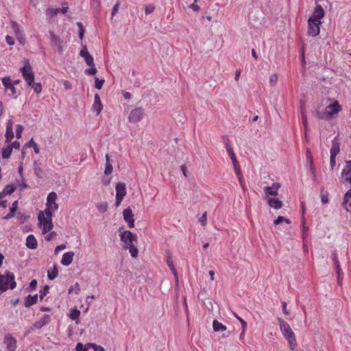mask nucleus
Instances as JSON below:
<instances>
[{"label":"nucleus","instance_id":"obj_39","mask_svg":"<svg viewBox=\"0 0 351 351\" xmlns=\"http://www.w3.org/2000/svg\"><path fill=\"white\" fill-rule=\"evenodd\" d=\"M315 117L319 119H330L329 115H328V112L325 109L323 112L316 111Z\"/></svg>","mask_w":351,"mask_h":351},{"label":"nucleus","instance_id":"obj_38","mask_svg":"<svg viewBox=\"0 0 351 351\" xmlns=\"http://www.w3.org/2000/svg\"><path fill=\"white\" fill-rule=\"evenodd\" d=\"M282 222H285L287 223V224H290L291 223V221L290 219L283 217V216H278L274 221V224L277 226L280 223H281Z\"/></svg>","mask_w":351,"mask_h":351},{"label":"nucleus","instance_id":"obj_9","mask_svg":"<svg viewBox=\"0 0 351 351\" xmlns=\"http://www.w3.org/2000/svg\"><path fill=\"white\" fill-rule=\"evenodd\" d=\"M16 342V339L11 334H6L5 335L3 343L6 346L7 351H16L17 348Z\"/></svg>","mask_w":351,"mask_h":351},{"label":"nucleus","instance_id":"obj_11","mask_svg":"<svg viewBox=\"0 0 351 351\" xmlns=\"http://www.w3.org/2000/svg\"><path fill=\"white\" fill-rule=\"evenodd\" d=\"M136 234L129 230H125L121 234V240L125 243V246L133 244L134 241H136Z\"/></svg>","mask_w":351,"mask_h":351},{"label":"nucleus","instance_id":"obj_13","mask_svg":"<svg viewBox=\"0 0 351 351\" xmlns=\"http://www.w3.org/2000/svg\"><path fill=\"white\" fill-rule=\"evenodd\" d=\"M123 215L124 220L128 223L129 228H132L134 226V214L130 207L123 210Z\"/></svg>","mask_w":351,"mask_h":351},{"label":"nucleus","instance_id":"obj_49","mask_svg":"<svg viewBox=\"0 0 351 351\" xmlns=\"http://www.w3.org/2000/svg\"><path fill=\"white\" fill-rule=\"evenodd\" d=\"M84 60L86 63L90 66H94V59L93 57L91 55L88 56L87 57L84 58Z\"/></svg>","mask_w":351,"mask_h":351},{"label":"nucleus","instance_id":"obj_24","mask_svg":"<svg viewBox=\"0 0 351 351\" xmlns=\"http://www.w3.org/2000/svg\"><path fill=\"white\" fill-rule=\"evenodd\" d=\"M26 246L29 249L34 250L38 247V242L36 239L33 234H29L27 236L26 239Z\"/></svg>","mask_w":351,"mask_h":351},{"label":"nucleus","instance_id":"obj_57","mask_svg":"<svg viewBox=\"0 0 351 351\" xmlns=\"http://www.w3.org/2000/svg\"><path fill=\"white\" fill-rule=\"evenodd\" d=\"M90 54L89 53L86 46L83 47L80 51V56L84 58L85 57H87Z\"/></svg>","mask_w":351,"mask_h":351},{"label":"nucleus","instance_id":"obj_20","mask_svg":"<svg viewBox=\"0 0 351 351\" xmlns=\"http://www.w3.org/2000/svg\"><path fill=\"white\" fill-rule=\"evenodd\" d=\"M340 152V143L338 140L337 136H335L332 140V147L330 149V154L332 156H336L339 154Z\"/></svg>","mask_w":351,"mask_h":351},{"label":"nucleus","instance_id":"obj_53","mask_svg":"<svg viewBox=\"0 0 351 351\" xmlns=\"http://www.w3.org/2000/svg\"><path fill=\"white\" fill-rule=\"evenodd\" d=\"M97 73V69L95 67V65L93 66H91L90 69H87L85 70V73L88 75H95Z\"/></svg>","mask_w":351,"mask_h":351},{"label":"nucleus","instance_id":"obj_17","mask_svg":"<svg viewBox=\"0 0 351 351\" xmlns=\"http://www.w3.org/2000/svg\"><path fill=\"white\" fill-rule=\"evenodd\" d=\"M280 186L278 182H274L270 186H265L264 188L265 193L267 195L276 196L278 195V191Z\"/></svg>","mask_w":351,"mask_h":351},{"label":"nucleus","instance_id":"obj_19","mask_svg":"<svg viewBox=\"0 0 351 351\" xmlns=\"http://www.w3.org/2000/svg\"><path fill=\"white\" fill-rule=\"evenodd\" d=\"M14 132H13V122L11 119H9L6 125V131H5V142L10 143V141L14 138Z\"/></svg>","mask_w":351,"mask_h":351},{"label":"nucleus","instance_id":"obj_61","mask_svg":"<svg viewBox=\"0 0 351 351\" xmlns=\"http://www.w3.org/2000/svg\"><path fill=\"white\" fill-rule=\"evenodd\" d=\"M332 260L334 261V264L337 263H340L339 261V258H338V254H337V252L336 250L332 252Z\"/></svg>","mask_w":351,"mask_h":351},{"label":"nucleus","instance_id":"obj_18","mask_svg":"<svg viewBox=\"0 0 351 351\" xmlns=\"http://www.w3.org/2000/svg\"><path fill=\"white\" fill-rule=\"evenodd\" d=\"M326 110L328 112V115L331 118L334 114H337L341 110V107L337 101H335L328 105L326 108Z\"/></svg>","mask_w":351,"mask_h":351},{"label":"nucleus","instance_id":"obj_56","mask_svg":"<svg viewBox=\"0 0 351 351\" xmlns=\"http://www.w3.org/2000/svg\"><path fill=\"white\" fill-rule=\"evenodd\" d=\"M336 165V156H330V166L331 170L335 169Z\"/></svg>","mask_w":351,"mask_h":351},{"label":"nucleus","instance_id":"obj_54","mask_svg":"<svg viewBox=\"0 0 351 351\" xmlns=\"http://www.w3.org/2000/svg\"><path fill=\"white\" fill-rule=\"evenodd\" d=\"M104 82V80H99L98 78H95V88L98 90L101 89Z\"/></svg>","mask_w":351,"mask_h":351},{"label":"nucleus","instance_id":"obj_34","mask_svg":"<svg viewBox=\"0 0 351 351\" xmlns=\"http://www.w3.org/2000/svg\"><path fill=\"white\" fill-rule=\"evenodd\" d=\"M125 247L127 249H129L130 253L132 257H134V258L137 257L138 254V250L135 247L134 243L131 244V245H126V246H125Z\"/></svg>","mask_w":351,"mask_h":351},{"label":"nucleus","instance_id":"obj_6","mask_svg":"<svg viewBox=\"0 0 351 351\" xmlns=\"http://www.w3.org/2000/svg\"><path fill=\"white\" fill-rule=\"evenodd\" d=\"M322 21L313 20L312 17L308 19L307 34L309 36L315 37L319 34Z\"/></svg>","mask_w":351,"mask_h":351},{"label":"nucleus","instance_id":"obj_46","mask_svg":"<svg viewBox=\"0 0 351 351\" xmlns=\"http://www.w3.org/2000/svg\"><path fill=\"white\" fill-rule=\"evenodd\" d=\"M199 222L202 226H204L207 223V212H204V214L199 218Z\"/></svg>","mask_w":351,"mask_h":351},{"label":"nucleus","instance_id":"obj_50","mask_svg":"<svg viewBox=\"0 0 351 351\" xmlns=\"http://www.w3.org/2000/svg\"><path fill=\"white\" fill-rule=\"evenodd\" d=\"M234 316L240 322L242 325V328L246 329L247 326V322L236 313H234Z\"/></svg>","mask_w":351,"mask_h":351},{"label":"nucleus","instance_id":"obj_7","mask_svg":"<svg viewBox=\"0 0 351 351\" xmlns=\"http://www.w3.org/2000/svg\"><path fill=\"white\" fill-rule=\"evenodd\" d=\"M115 189H116L115 206H119L121 204L123 197L126 195L125 184L123 182H118L116 184Z\"/></svg>","mask_w":351,"mask_h":351},{"label":"nucleus","instance_id":"obj_63","mask_svg":"<svg viewBox=\"0 0 351 351\" xmlns=\"http://www.w3.org/2000/svg\"><path fill=\"white\" fill-rule=\"evenodd\" d=\"M5 40H6V43L9 45H14V38L10 36H8L7 35L5 36Z\"/></svg>","mask_w":351,"mask_h":351},{"label":"nucleus","instance_id":"obj_14","mask_svg":"<svg viewBox=\"0 0 351 351\" xmlns=\"http://www.w3.org/2000/svg\"><path fill=\"white\" fill-rule=\"evenodd\" d=\"M56 199L57 194L53 191L49 193L47 198L46 207L57 210L59 206L56 202Z\"/></svg>","mask_w":351,"mask_h":351},{"label":"nucleus","instance_id":"obj_60","mask_svg":"<svg viewBox=\"0 0 351 351\" xmlns=\"http://www.w3.org/2000/svg\"><path fill=\"white\" fill-rule=\"evenodd\" d=\"M287 302H282V312L285 315H289L290 314L289 311L287 309Z\"/></svg>","mask_w":351,"mask_h":351},{"label":"nucleus","instance_id":"obj_62","mask_svg":"<svg viewBox=\"0 0 351 351\" xmlns=\"http://www.w3.org/2000/svg\"><path fill=\"white\" fill-rule=\"evenodd\" d=\"M196 1L197 0H195V1L191 5H189V7L191 8L193 10L198 12L199 10V6L195 3Z\"/></svg>","mask_w":351,"mask_h":351},{"label":"nucleus","instance_id":"obj_35","mask_svg":"<svg viewBox=\"0 0 351 351\" xmlns=\"http://www.w3.org/2000/svg\"><path fill=\"white\" fill-rule=\"evenodd\" d=\"M25 146L32 147L34 152L37 154H39L40 152V148L38 145L35 143L33 138H31L30 141L25 144Z\"/></svg>","mask_w":351,"mask_h":351},{"label":"nucleus","instance_id":"obj_28","mask_svg":"<svg viewBox=\"0 0 351 351\" xmlns=\"http://www.w3.org/2000/svg\"><path fill=\"white\" fill-rule=\"evenodd\" d=\"M213 328L215 332H222L226 330L227 328L222 323L217 319H214L213 322Z\"/></svg>","mask_w":351,"mask_h":351},{"label":"nucleus","instance_id":"obj_26","mask_svg":"<svg viewBox=\"0 0 351 351\" xmlns=\"http://www.w3.org/2000/svg\"><path fill=\"white\" fill-rule=\"evenodd\" d=\"M38 301V294H35L34 295H28L24 301V305L25 307L31 306L35 304Z\"/></svg>","mask_w":351,"mask_h":351},{"label":"nucleus","instance_id":"obj_45","mask_svg":"<svg viewBox=\"0 0 351 351\" xmlns=\"http://www.w3.org/2000/svg\"><path fill=\"white\" fill-rule=\"evenodd\" d=\"M24 130V127L22 125H17L16 127V136L17 138H21V134Z\"/></svg>","mask_w":351,"mask_h":351},{"label":"nucleus","instance_id":"obj_51","mask_svg":"<svg viewBox=\"0 0 351 351\" xmlns=\"http://www.w3.org/2000/svg\"><path fill=\"white\" fill-rule=\"evenodd\" d=\"M154 9H155V6L154 5L150 4V5H145V12L147 15L150 14L154 12Z\"/></svg>","mask_w":351,"mask_h":351},{"label":"nucleus","instance_id":"obj_36","mask_svg":"<svg viewBox=\"0 0 351 351\" xmlns=\"http://www.w3.org/2000/svg\"><path fill=\"white\" fill-rule=\"evenodd\" d=\"M34 89V91L36 94H39L42 92V85L40 83H35L34 81L31 83V85H28Z\"/></svg>","mask_w":351,"mask_h":351},{"label":"nucleus","instance_id":"obj_8","mask_svg":"<svg viewBox=\"0 0 351 351\" xmlns=\"http://www.w3.org/2000/svg\"><path fill=\"white\" fill-rule=\"evenodd\" d=\"M144 115V110L143 108L138 107L131 110L128 120L131 123H138L139 122L143 117Z\"/></svg>","mask_w":351,"mask_h":351},{"label":"nucleus","instance_id":"obj_15","mask_svg":"<svg viewBox=\"0 0 351 351\" xmlns=\"http://www.w3.org/2000/svg\"><path fill=\"white\" fill-rule=\"evenodd\" d=\"M324 15L325 12L322 6L316 2L313 15L311 17H312L313 20L322 21V19L324 17Z\"/></svg>","mask_w":351,"mask_h":351},{"label":"nucleus","instance_id":"obj_33","mask_svg":"<svg viewBox=\"0 0 351 351\" xmlns=\"http://www.w3.org/2000/svg\"><path fill=\"white\" fill-rule=\"evenodd\" d=\"M60 12V8H49L46 10V14L51 18L56 16Z\"/></svg>","mask_w":351,"mask_h":351},{"label":"nucleus","instance_id":"obj_29","mask_svg":"<svg viewBox=\"0 0 351 351\" xmlns=\"http://www.w3.org/2000/svg\"><path fill=\"white\" fill-rule=\"evenodd\" d=\"M306 159H307V160L310 163V170H311V173L313 175V179H315V178H316V170H315V167L314 164H313V157H312L311 154V152L309 151H307Z\"/></svg>","mask_w":351,"mask_h":351},{"label":"nucleus","instance_id":"obj_43","mask_svg":"<svg viewBox=\"0 0 351 351\" xmlns=\"http://www.w3.org/2000/svg\"><path fill=\"white\" fill-rule=\"evenodd\" d=\"M97 208L100 213H105L108 208V204L106 202H101L97 205Z\"/></svg>","mask_w":351,"mask_h":351},{"label":"nucleus","instance_id":"obj_58","mask_svg":"<svg viewBox=\"0 0 351 351\" xmlns=\"http://www.w3.org/2000/svg\"><path fill=\"white\" fill-rule=\"evenodd\" d=\"M88 346L93 348L95 351H105L102 346H97L95 343H89Z\"/></svg>","mask_w":351,"mask_h":351},{"label":"nucleus","instance_id":"obj_16","mask_svg":"<svg viewBox=\"0 0 351 351\" xmlns=\"http://www.w3.org/2000/svg\"><path fill=\"white\" fill-rule=\"evenodd\" d=\"M228 154L229 155L231 160H232V162L233 164V166H234V168L235 169V173H237L238 178H239V182L240 183L242 184V180H241V169L239 168V166L237 163V158H236V156L234 153V151L233 149L232 150H228Z\"/></svg>","mask_w":351,"mask_h":351},{"label":"nucleus","instance_id":"obj_12","mask_svg":"<svg viewBox=\"0 0 351 351\" xmlns=\"http://www.w3.org/2000/svg\"><path fill=\"white\" fill-rule=\"evenodd\" d=\"M1 82L7 90H10L11 94L15 98L18 96L16 88L14 87L12 80L10 77H4L1 79Z\"/></svg>","mask_w":351,"mask_h":351},{"label":"nucleus","instance_id":"obj_1","mask_svg":"<svg viewBox=\"0 0 351 351\" xmlns=\"http://www.w3.org/2000/svg\"><path fill=\"white\" fill-rule=\"evenodd\" d=\"M345 164L341 173V178L343 182L351 184V160H345ZM342 206L347 212L351 213V188L343 195Z\"/></svg>","mask_w":351,"mask_h":351},{"label":"nucleus","instance_id":"obj_3","mask_svg":"<svg viewBox=\"0 0 351 351\" xmlns=\"http://www.w3.org/2000/svg\"><path fill=\"white\" fill-rule=\"evenodd\" d=\"M16 286L15 276L12 272L7 271L5 275L0 274V294L8 289H14Z\"/></svg>","mask_w":351,"mask_h":351},{"label":"nucleus","instance_id":"obj_27","mask_svg":"<svg viewBox=\"0 0 351 351\" xmlns=\"http://www.w3.org/2000/svg\"><path fill=\"white\" fill-rule=\"evenodd\" d=\"M267 204L270 207L274 208V209L281 208L283 204L282 202L280 199L272 197L268 199Z\"/></svg>","mask_w":351,"mask_h":351},{"label":"nucleus","instance_id":"obj_21","mask_svg":"<svg viewBox=\"0 0 351 351\" xmlns=\"http://www.w3.org/2000/svg\"><path fill=\"white\" fill-rule=\"evenodd\" d=\"M92 108L96 112L97 116L101 113L103 109V105L98 94H96L94 97V104Z\"/></svg>","mask_w":351,"mask_h":351},{"label":"nucleus","instance_id":"obj_32","mask_svg":"<svg viewBox=\"0 0 351 351\" xmlns=\"http://www.w3.org/2000/svg\"><path fill=\"white\" fill-rule=\"evenodd\" d=\"M12 145H8L7 147H3L2 150H1L2 158H5V159L9 158L10 157V155L12 154Z\"/></svg>","mask_w":351,"mask_h":351},{"label":"nucleus","instance_id":"obj_41","mask_svg":"<svg viewBox=\"0 0 351 351\" xmlns=\"http://www.w3.org/2000/svg\"><path fill=\"white\" fill-rule=\"evenodd\" d=\"M15 191V187L13 185H7L3 190V193L5 195H10Z\"/></svg>","mask_w":351,"mask_h":351},{"label":"nucleus","instance_id":"obj_59","mask_svg":"<svg viewBox=\"0 0 351 351\" xmlns=\"http://www.w3.org/2000/svg\"><path fill=\"white\" fill-rule=\"evenodd\" d=\"M180 168L184 176L188 178L190 176V173L187 169V167L184 165H182Z\"/></svg>","mask_w":351,"mask_h":351},{"label":"nucleus","instance_id":"obj_25","mask_svg":"<svg viewBox=\"0 0 351 351\" xmlns=\"http://www.w3.org/2000/svg\"><path fill=\"white\" fill-rule=\"evenodd\" d=\"M165 258L167 264L168 265L169 267L171 269L173 274L176 276V268L174 267L173 261L172 259V255L169 250H167L165 252Z\"/></svg>","mask_w":351,"mask_h":351},{"label":"nucleus","instance_id":"obj_48","mask_svg":"<svg viewBox=\"0 0 351 351\" xmlns=\"http://www.w3.org/2000/svg\"><path fill=\"white\" fill-rule=\"evenodd\" d=\"M120 5H121L120 1L117 0L116 3L114 4V5L112 8V16H114L118 12L119 10Z\"/></svg>","mask_w":351,"mask_h":351},{"label":"nucleus","instance_id":"obj_44","mask_svg":"<svg viewBox=\"0 0 351 351\" xmlns=\"http://www.w3.org/2000/svg\"><path fill=\"white\" fill-rule=\"evenodd\" d=\"M54 211H56V210H53V209H51L50 208L46 207L45 210L43 211V212L44 213V215H45L46 218L52 219L53 212H54Z\"/></svg>","mask_w":351,"mask_h":351},{"label":"nucleus","instance_id":"obj_2","mask_svg":"<svg viewBox=\"0 0 351 351\" xmlns=\"http://www.w3.org/2000/svg\"><path fill=\"white\" fill-rule=\"evenodd\" d=\"M277 320L279 323L280 330L283 337L287 341L290 350L293 351L297 346L296 337L294 332L291 329L289 323L280 317H277Z\"/></svg>","mask_w":351,"mask_h":351},{"label":"nucleus","instance_id":"obj_64","mask_svg":"<svg viewBox=\"0 0 351 351\" xmlns=\"http://www.w3.org/2000/svg\"><path fill=\"white\" fill-rule=\"evenodd\" d=\"M63 86L67 90H70L72 88L71 83L69 80H64L63 82Z\"/></svg>","mask_w":351,"mask_h":351},{"label":"nucleus","instance_id":"obj_42","mask_svg":"<svg viewBox=\"0 0 351 351\" xmlns=\"http://www.w3.org/2000/svg\"><path fill=\"white\" fill-rule=\"evenodd\" d=\"M335 266L337 274L338 283L340 284V280L343 276V272L341 269L340 263H335Z\"/></svg>","mask_w":351,"mask_h":351},{"label":"nucleus","instance_id":"obj_52","mask_svg":"<svg viewBox=\"0 0 351 351\" xmlns=\"http://www.w3.org/2000/svg\"><path fill=\"white\" fill-rule=\"evenodd\" d=\"M112 165L110 164V162H106V168H105V171H104V173L106 175H109L112 173Z\"/></svg>","mask_w":351,"mask_h":351},{"label":"nucleus","instance_id":"obj_4","mask_svg":"<svg viewBox=\"0 0 351 351\" xmlns=\"http://www.w3.org/2000/svg\"><path fill=\"white\" fill-rule=\"evenodd\" d=\"M19 71L27 84L31 85V83L34 81L35 74L29 59L25 58L23 60V66L20 68Z\"/></svg>","mask_w":351,"mask_h":351},{"label":"nucleus","instance_id":"obj_30","mask_svg":"<svg viewBox=\"0 0 351 351\" xmlns=\"http://www.w3.org/2000/svg\"><path fill=\"white\" fill-rule=\"evenodd\" d=\"M11 27L16 37H20L22 36L23 32L21 31V27L17 22L12 21Z\"/></svg>","mask_w":351,"mask_h":351},{"label":"nucleus","instance_id":"obj_22","mask_svg":"<svg viewBox=\"0 0 351 351\" xmlns=\"http://www.w3.org/2000/svg\"><path fill=\"white\" fill-rule=\"evenodd\" d=\"M51 321V317L49 315H44L38 321L34 324V327L36 329H40L46 324H49Z\"/></svg>","mask_w":351,"mask_h":351},{"label":"nucleus","instance_id":"obj_40","mask_svg":"<svg viewBox=\"0 0 351 351\" xmlns=\"http://www.w3.org/2000/svg\"><path fill=\"white\" fill-rule=\"evenodd\" d=\"M222 138H223L226 151L228 152V150L233 149L230 145V141L229 138L228 137V136L224 135L222 136Z\"/></svg>","mask_w":351,"mask_h":351},{"label":"nucleus","instance_id":"obj_37","mask_svg":"<svg viewBox=\"0 0 351 351\" xmlns=\"http://www.w3.org/2000/svg\"><path fill=\"white\" fill-rule=\"evenodd\" d=\"M80 315V311L76 308L72 309L69 315V317L72 320H76Z\"/></svg>","mask_w":351,"mask_h":351},{"label":"nucleus","instance_id":"obj_10","mask_svg":"<svg viewBox=\"0 0 351 351\" xmlns=\"http://www.w3.org/2000/svg\"><path fill=\"white\" fill-rule=\"evenodd\" d=\"M49 35L51 45L57 47L59 53H62L64 51L63 40L52 31L49 32Z\"/></svg>","mask_w":351,"mask_h":351},{"label":"nucleus","instance_id":"obj_23","mask_svg":"<svg viewBox=\"0 0 351 351\" xmlns=\"http://www.w3.org/2000/svg\"><path fill=\"white\" fill-rule=\"evenodd\" d=\"M74 255L75 254L73 252H68L64 253L61 259V264L64 266L69 265L73 261Z\"/></svg>","mask_w":351,"mask_h":351},{"label":"nucleus","instance_id":"obj_55","mask_svg":"<svg viewBox=\"0 0 351 351\" xmlns=\"http://www.w3.org/2000/svg\"><path fill=\"white\" fill-rule=\"evenodd\" d=\"M49 289V286L46 285L44 287L43 290L40 291V300H43L44 298V297L48 293Z\"/></svg>","mask_w":351,"mask_h":351},{"label":"nucleus","instance_id":"obj_31","mask_svg":"<svg viewBox=\"0 0 351 351\" xmlns=\"http://www.w3.org/2000/svg\"><path fill=\"white\" fill-rule=\"evenodd\" d=\"M58 274V269L57 266L54 265L53 267L49 268L47 271V276L50 280L55 279Z\"/></svg>","mask_w":351,"mask_h":351},{"label":"nucleus","instance_id":"obj_5","mask_svg":"<svg viewBox=\"0 0 351 351\" xmlns=\"http://www.w3.org/2000/svg\"><path fill=\"white\" fill-rule=\"evenodd\" d=\"M38 219L40 224L43 234L47 233L53 228V225L52 223V219L46 218L43 211L39 212L38 215Z\"/></svg>","mask_w":351,"mask_h":351},{"label":"nucleus","instance_id":"obj_47","mask_svg":"<svg viewBox=\"0 0 351 351\" xmlns=\"http://www.w3.org/2000/svg\"><path fill=\"white\" fill-rule=\"evenodd\" d=\"M88 345L84 346L82 343H78L75 347L76 351H88Z\"/></svg>","mask_w":351,"mask_h":351}]
</instances>
